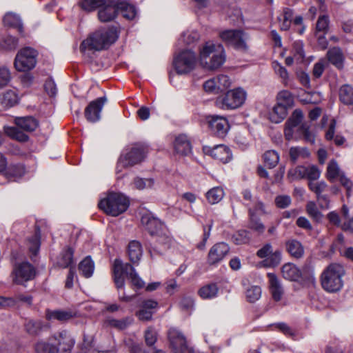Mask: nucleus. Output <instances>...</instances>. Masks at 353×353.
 Segmentation results:
<instances>
[{
    "label": "nucleus",
    "instance_id": "nucleus-55",
    "mask_svg": "<svg viewBox=\"0 0 353 353\" xmlns=\"http://www.w3.org/2000/svg\"><path fill=\"white\" fill-rule=\"evenodd\" d=\"M261 296V289L259 286L252 285L245 291V297L248 302L254 303Z\"/></svg>",
    "mask_w": 353,
    "mask_h": 353
},
{
    "label": "nucleus",
    "instance_id": "nucleus-57",
    "mask_svg": "<svg viewBox=\"0 0 353 353\" xmlns=\"http://www.w3.org/2000/svg\"><path fill=\"white\" fill-rule=\"evenodd\" d=\"M6 132L11 138L21 142H25L28 139V137L16 127H9L6 128Z\"/></svg>",
    "mask_w": 353,
    "mask_h": 353
},
{
    "label": "nucleus",
    "instance_id": "nucleus-19",
    "mask_svg": "<svg viewBox=\"0 0 353 353\" xmlns=\"http://www.w3.org/2000/svg\"><path fill=\"white\" fill-rule=\"evenodd\" d=\"M168 339L170 346L176 353H185L188 351V345L183 334L175 328H172L168 332Z\"/></svg>",
    "mask_w": 353,
    "mask_h": 353
},
{
    "label": "nucleus",
    "instance_id": "nucleus-50",
    "mask_svg": "<svg viewBox=\"0 0 353 353\" xmlns=\"http://www.w3.org/2000/svg\"><path fill=\"white\" fill-rule=\"evenodd\" d=\"M307 214L315 221L320 222L323 214L319 210L315 202L308 201L305 207Z\"/></svg>",
    "mask_w": 353,
    "mask_h": 353
},
{
    "label": "nucleus",
    "instance_id": "nucleus-40",
    "mask_svg": "<svg viewBox=\"0 0 353 353\" xmlns=\"http://www.w3.org/2000/svg\"><path fill=\"white\" fill-rule=\"evenodd\" d=\"M80 273L85 278L92 276L94 270V263L90 256H86L79 264Z\"/></svg>",
    "mask_w": 353,
    "mask_h": 353
},
{
    "label": "nucleus",
    "instance_id": "nucleus-63",
    "mask_svg": "<svg viewBox=\"0 0 353 353\" xmlns=\"http://www.w3.org/2000/svg\"><path fill=\"white\" fill-rule=\"evenodd\" d=\"M42 323L40 321H28L26 325V330L30 334H37L42 328Z\"/></svg>",
    "mask_w": 353,
    "mask_h": 353
},
{
    "label": "nucleus",
    "instance_id": "nucleus-44",
    "mask_svg": "<svg viewBox=\"0 0 353 353\" xmlns=\"http://www.w3.org/2000/svg\"><path fill=\"white\" fill-rule=\"evenodd\" d=\"M17 301H22L30 304L32 302V297L30 296L19 295L17 299L8 297H0V305L3 307L14 306Z\"/></svg>",
    "mask_w": 353,
    "mask_h": 353
},
{
    "label": "nucleus",
    "instance_id": "nucleus-8",
    "mask_svg": "<svg viewBox=\"0 0 353 353\" xmlns=\"http://www.w3.org/2000/svg\"><path fill=\"white\" fill-rule=\"evenodd\" d=\"M79 5L87 12L101 8L98 12V18L101 22L110 21L117 15L115 0H81Z\"/></svg>",
    "mask_w": 353,
    "mask_h": 353
},
{
    "label": "nucleus",
    "instance_id": "nucleus-60",
    "mask_svg": "<svg viewBox=\"0 0 353 353\" xmlns=\"http://www.w3.org/2000/svg\"><path fill=\"white\" fill-rule=\"evenodd\" d=\"M215 77L216 85L219 87V92L227 90L231 85L230 77L225 74H219Z\"/></svg>",
    "mask_w": 353,
    "mask_h": 353
},
{
    "label": "nucleus",
    "instance_id": "nucleus-59",
    "mask_svg": "<svg viewBox=\"0 0 353 353\" xmlns=\"http://www.w3.org/2000/svg\"><path fill=\"white\" fill-rule=\"evenodd\" d=\"M329 22V17L327 15L320 16L316 25V33L325 34L328 30Z\"/></svg>",
    "mask_w": 353,
    "mask_h": 353
},
{
    "label": "nucleus",
    "instance_id": "nucleus-33",
    "mask_svg": "<svg viewBox=\"0 0 353 353\" xmlns=\"http://www.w3.org/2000/svg\"><path fill=\"white\" fill-rule=\"evenodd\" d=\"M3 21L6 26L17 29L19 33L23 35V24L17 14L8 12L4 16Z\"/></svg>",
    "mask_w": 353,
    "mask_h": 353
},
{
    "label": "nucleus",
    "instance_id": "nucleus-1",
    "mask_svg": "<svg viewBox=\"0 0 353 353\" xmlns=\"http://www.w3.org/2000/svg\"><path fill=\"white\" fill-rule=\"evenodd\" d=\"M119 37V30L117 27H110L97 30L83 41L80 50H102L116 41Z\"/></svg>",
    "mask_w": 353,
    "mask_h": 353
},
{
    "label": "nucleus",
    "instance_id": "nucleus-32",
    "mask_svg": "<svg viewBox=\"0 0 353 353\" xmlns=\"http://www.w3.org/2000/svg\"><path fill=\"white\" fill-rule=\"evenodd\" d=\"M14 123L17 126L25 131H34L38 126L37 121L32 117L16 118Z\"/></svg>",
    "mask_w": 353,
    "mask_h": 353
},
{
    "label": "nucleus",
    "instance_id": "nucleus-18",
    "mask_svg": "<svg viewBox=\"0 0 353 353\" xmlns=\"http://www.w3.org/2000/svg\"><path fill=\"white\" fill-rule=\"evenodd\" d=\"M208 123L211 132L219 137H224L230 129L228 121L224 117L209 116Z\"/></svg>",
    "mask_w": 353,
    "mask_h": 353
},
{
    "label": "nucleus",
    "instance_id": "nucleus-34",
    "mask_svg": "<svg viewBox=\"0 0 353 353\" xmlns=\"http://www.w3.org/2000/svg\"><path fill=\"white\" fill-rule=\"evenodd\" d=\"M18 101L19 97L15 90H9L0 94V104L5 108L14 106Z\"/></svg>",
    "mask_w": 353,
    "mask_h": 353
},
{
    "label": "nucleus",
    "instance_id": "nucleus-52",
    "mask_svg": "<svg viewBox=\"0 0 353 353\" xmlns=\"http://www.w3.org/2000/svg\"><path fill=\"white\" fill-rule=\"evenodd\" d=\"M340 99L345 104H353V88L345 85L340 89Z\"/></svg>",
    "mask_w": 353,
    "mask_h": 353
},
{
    "label": "nucleus",
    "instance_id": "nucleus-5",
    "mask_svg": "<svg viewBox=\"0 0 353 353\" xmlns=\"http://www.w3.org/2000/svg\"><path fill=\"white\" fill-rule=\"evenodd\" d=\"M345 270L339 263H331L327 266L320 276L322 288L328 292H336L343 285V276Z\"/></svg>",
    "mask_w": 353,
    "mask_h": 353
},
{
    "label": "nucleus",
    "instance_id": "nucleus-31",
    "mask_svg": "<svg viewBox=\"0 0 353 353\" xmlns=\"http://www.w3.org/2000/svg\"><path fill=\"white\" fill-rule=\"evenodd\" d=\"M328 61L339 69L343 67L344 57L339 48L334 47L330 49L327 52Z\"/></svg>",
    "mask_w": 353,
    "mask_h": 353
},
{
    "label": "nucleus",
    "instance_id": "nucleus-41",
    "mask_svg": "<svg viewBox=\"0 0 353 353\" xmlns=\"http://www.w3.org/2000/svg\"><path fill=\"white\" fill-rule=\"evenodd\" d=\"M19 45L17 38L7 35L2 38L0 41V49L6 52H12L17 49Z\"/></svg>",
    "mask_w": 353,
    "mask_h": 353
},
{
    "label": "nucleus",
    "instance_id": "nucleus-30",
    "mask_svg": "<svg viewBox=\"0 0 353 353\" xmlns=\"http://www.w3.org/2000/svg\"><path fill=\"white\" fill-rule=\"evenodd\" d=\"M283 277L291 281H298L300 279V269L292 263H286L281 268Z\"/></svg>",
    "mask_w": 353,
    "mask_h": 353
},
{
    "label": "nucleus",
    "instance_id": "nucleus-58",
    "mask_svg": "<svg viewBox=\"0 0 353 353\" xmlns=\"http://www.w3.org/2000/svg\"><path fill=\"white\" fill-rule=\"evenodd\" d=\"M281 261V252L279 250L272 252L270 256L264 260V264L268 267L277 266Z\"/></svg>",
    "mask_w": 353,
    "mask_h": 353
},
{
    "label": "nucleus",
    "instance_id": "nucleus-38",
    "mask_svg": "<svg viewBox=\"0 0 353 353\" xmlns=\"http://www.w3.org/2000/svg\"><path fill=\"white\" fill-rule=\"evenodd\" d=\"M219 288L216 283H209L202 286L198 294L203 299H212L217 296Z\"/></svg>",
    "mask_w": 353,
    "mask_h": 353
},
{
    "label": "nucleus",
    "instance_id": "nucleus-17",
    "mask_svg": "<svg viewBox=\"0 0 353 353\" xmlns=\"http://www.w3.org/2000/svg\"><path fill=\"white\" fill-rule=\"evenodd\" d=\"M327 178L330 181L339 180L341 183L346 188L347 195L350 196V192L352 187V183L347 179L343 172L341 170L336 161H331L327 168Z\"/></svg>",
    "mask_w": 353,
    "mask_h": 353
},
{
    "label": "nucleus",
    "instance_id": "nucleus-15",
    "mask_svg": "<svg viewBox=\"0 0 353 353\" xmlns=\"http://www.w3.org/2000/svg\"><path fill=\"white\" fill-rule=\"evenodd\" d=\"M321 171L315 165H299L288 172V177L292 180L307 179L309 181L317 180Z\"/></svg>",
    "mask_w": 353,
    "mask_h": 353
},
{
    "label": "nucleus",
    "instance_id": "nucleus-35",
    "mask_svg": "<svg viewBox=\"0 0 353 353\" xmlns=\"http://www.w3.org/2000/svg\"><path fill=\"white\" fill-rule=\"evenodd\" d=\"M142 247L137 241H132L128 247V254L130 261L133 263H138L142 256Z\"/></svg>",
    "mask_w": 353,
    "mask_h": 353
},
{
    "label": "nucleus",
    "instance_id": "nucleus-24",
    "mask_svg": "<svg viewBox=\"0 0 353 353\" xmlns=\"http://www.w3.org/2000/svg\"><path fill=\"white\" fill-rule=\"evenodd\" d=\"M116 7L117 14L120 13L127 20H134L138 17V10L135 6L126 1L118 2L116 3Z\"/></svg>",
    "mask_w": 353,
    "mask_h": 353
},
{
    "label": "nucleus",
    "instance_id": "nucleus-29",
    "mask_svg": "<svg viewBox=\"0 0 353 353\" xmlns=\"http://www.w3.org/2000/svg\"><path fill=\"white\" fill-rule=\"evenodd\" d=\"M46 319L50 321L57 320L59 321H66L76 316V312L72 310H49L46 312Z\"/></svg>",
    "mask_w": 353,
    "mask_h": 353
},
{
    "label": "nucleus",
    "instance_id": "nucleus-2",
    "mask_svg": "<svg viewBox=\"0 0 353 353\" xmlns=\"http://www.w3.org/2000/svg\"><path fill=\"white\" fill-rule=\"evenodd\" d=\"M303 114L301 110L296 109L285 123L284 134L285 139L290 141L293 139L303 138L306 141L314 143V136L309 130V126L306 123L301 124Z\"/></svg>",
    "mask_w": 353,
    "mask_h": 353
},
{
    "label": "nucleus",
    "instance_id": "nucleus-53",
    "mask_svg": "<svg viewBox=\"0 0 353 353\" xmlns=\"http://www.w3.org/2000/svg\"><path fill=\"white\" fill-rule=\"evenodd\" d=\"M200 34L195 30H187L181 36V38L179 39L178 42H183L186 45H190L194 42L196 41L199 39Z\"/></svg>",
    "mask_w": 353,
    "mask_h": 353
},
{
    "label": "nucleus",
    "instance_id": "nucleus-16",
    "mask_svg": "<svg viewBox=\"0 0 353 353\" xmlns=\"http://www.w3.org/2000/svg\"><path fill=\"white\" fill-rule=\"evenodd\" d=\"M141 223L151 236H157L166 228L165 224L151 212L142 214Z\"/></svg>",
    "mask_w": 353,
    "mask_h": 353
},
{
    "label": "nucleus",
    "instance_id": "nucleus-47",
    "mask_svg": "<svg viewBox=\"0 0 353 353\" xmlns=\"http://www.w3.org/2000/svg\"><path fill=\"white\" fill-rule=\"evenodd\" d=\"M292 55L297 63H302L305 58V52L303 50V43L301 41H296L292 45Z\"/></svg>",
    "mask_w": 353,
    "mask_h": 353
},
{
    "label": "nucleus",
    "instance_id": "nucleus-61",
    "mask_svg": "<svg viewBox=\"0 0 353 353\" xmlns=\"http://www.w3.org/2000/svg\"><path fill=\"white\" fill-rule=\"evenodd\" d=\"M180 308L183 311L190 313L194 310V301L190 296H183L179 303Z\"/></svg>",
    "mask_w": 353,
    "mask_h": 353
},
{
    "label": "nucleus",
    "instance_id": "nucleus-28",
    "mask_svg": "<svg viewBox=\"0 0 353 353\" xmlns=\"http://www.w3.org/2000/svg\"><path fill=\"white\" fill-rule=\"evenodd\" d=\"M270 290L274 301H279L281 299L283 294L282 285L277 276L273 273H268Z\"/></svg>",
    "mask_w": 353,
    "mask_h": 353
},
{
    "label": "nucleus",
    "instance_id": "nucleus-22",
    "mask_svg": "<svg viewBox=\"0 0 353 353\" xmlns=\"http://www.w3.org/2000/svg\"><path fill=\"white\" fill-rule=\"evenodd\" d=\"M157 244L154 245L150 250L152 256L154 254H163L166 250L170 248L172 243V239L170 236L167 228L163 230L162 233L157 235Z\"/></svg>",
    "mask_w": 353,
    "mask_h": 353
},
{
    "label": "nucleus",
    "instance_id": "nucleus-20",
    "mask_svg": "<svg viewBox=\"0 0 353 353\" xmlns=\"http://www.w3.org/2000/svg\"><path fill=\"white\" fill-rule=\"evenodd\" d=\"M106 100L105 97H102L97 98L89 103L85 110V117L88 121L95 123L99 121L101 112Z\"/></svg>",
    "mask_w": 353,
    "mask_h": 353
},
{
    "label": "nucleus",
    "instance_id": "nucleus-23",
    "mask_svg": "<svg viewBox=\"0 0 353 353\" xmlns=\"http://www.w3.org/2000/svg\"><path fill=\"white\" fill-rule=\"evenodd\" d=\"M157 307V301L153 299H145L141 302L140 309L137 312L136 315L141 321H149L152 319L154 310Z\"/></svg>",
    "mask_w": 353,
    "mask_h": 353
},
{
    "label": "nucleus",
    "instance_id": "nucleus-26",
    "mask_svg": "<svg viewBox=\"0 0 353 353\" xmlns=\"http://www.w3.org/2000/svg\"><path fill=\"white\" fill-rule=\"evenodd\" d=\"M210 155L223 163H228L232 157L230 149L224 145L214 146L210 152Z\"/></svg>",
    "mask_w": 353,
    "mask_h": 353
},
{
    "label": "nucleus",
    "instance_id": "nucleus-4",
    "mask_svg": "<svg viewBox=\"0 0 353 353\" xmlns=\"http://www.w3.org/2000/svg\"><path fill=\"white\" fill-rule=\"evenodd\" d=\"M199 61L201 65L207 70H214L219 68L225 61L223 46L207 41L200 49Z\"/></svg>",
    "mask_w": 353,
    "mask_h": 353
},
{
    "label": "nucleus",
    "instance_id": "nucleus-11",
    "mask_svg": "<svg viewBox=\"0 0 353 353\" xmlns=\"http://www.w3.org/2000/svg\"><path fill=\"white\" fill-rule=\"evenodd\" d=\"M38 52L31 47L19 50L14 60V68L18 72H28L34 69L37 62Z\"/></svg>",
    "mask_w": 353,
    "mask_h": 353
},
{
    "label": "nucleus",
    "instance_id": "nucleus-48",
    "mask_svg": "<svg viewBox=\"0 0 353 353\" xmlns=\"http://www.w3.org/2000/svg\"><path fill=\"white\" fill-rule=\"evenodd\" d=\"M250 223L249 228L259 234H262L265 230V225L262 223L259 219L254 214L251 208L249 209Z\"/></svg>",
    "mask_w": 353,
    "mask_h": 353
},
{
    "label": "nucleus",
    "instance_id": "nucleus-62",
    "mask_svg": "<svg viewBox=\"0 0 353 353\" xmlns=\"http://www.w3.org/2000/svg\"><path fill=\"white\" fill-rule=\"evenodd\" d=\"M232 240L236 245L247 243L250 240L249 232L247 230H239L233 235Z\"/></svg>",
    "mask_w": 353,
    "mask_h": 353
},
{
    "label": "nucleus",
    "instance_id": "nucleus-7",
    "mask_svg": "<svg viewBox=\"0 0 353 353\" xmlns=\"http://www.w3.org/2000/svg\"><path fill=\"white\" fill-rule=\"evenodd\" d=\"M148 145L143 143L134 144L130 149L123 154L118 160L116 166V174L118 178L122 177L119 175L123 170L129 166H133L142 162L148 153Z\"/></svg>",
    "mask_w": 353,
    "mask_h": 353
},
{
    "label": "nucleus",
    "instance_id": "nucleus-39",
    "mask_svg": "<svg viewBox=\"0 0 353 353\" xmlns=\"http://www.w3.org/2000/svg\"><path fill=\"white\" fill-rule=\"evenodd\" d=\"M286 249L289 254L296 259L302 257L304 254L302 244L295 239H291L286 242Z\"/></svg>",
    "mask_w": 353,
    "mask_h": 353
},
{
    "label": "nucleus",
    "instance_id": "nucleus-3",
    "mask_svg": "<svg viewBox=\"0 0 353 353\" xmlns=\"http://www.w3.org/2000/svg\"><path fill=\"white\" fill-rule=\"evenodd\" d=\"M74 344V340L66 332H62L46 341H38L34 349L36 353H70Z\"/></svg>",
    "mask_w": 353,
    "mask_h": 353
},
{
    "label": "nucleus",
    "instance_id": "nucleus-21",
    "mask_svg": "<svg viewBox=\"0 0 353 353\" xmlns=\"http://www.w3.org/2000/svg\"><path fill=\"white\" fill-rule=\"evenodd\" d=\"M230 250L229 246L225 243H218L210 250L208 255V263L214 265L219 263L227 255Z\"/></svg>",
    "mask_w": 353,
    "mask_h": 353
},
{
    "label": "nucleus",
    "instance_id": "nucleus-25",
    "mask_svg": "<svg viewBox=\"0 0 353 353\" xmlns=\"http://www.w3.org/2000/svg\"><path fill=\"white\" fill-rule=\"evenodd\" d=\"M173 145L174 151L179 155L188 156L192 152L190 141L185 134L176 137Z\"/></svg>",
    "mask_w": 353,
    "mask_h": 353
},
{
    "label": "nucleus",
    "instance_id": "nucleus-37",
    "mask_svg": "<svg viewBox=\"0 0 353 353\" xmlns=\"http://www.w3.org/2000/svg\"><path fill=\"white\" fill-rule=\"evenodd\" d=\"M287 114L288 109L276 103L269 112V119L272 123H279L285 119Z\"/></svg>",
    "mask_w": 353,
    "mask_h": 353
},
{
    "label": "nucleus",
    "instance_id": "nucleus-12",
    "mask_svg": "<svg viewBox=\"0 0 353 353\" xmlns=\"http://www.w3.org/2000/svg\"><path fill=\"white\" fill-rule=\"evenodd\" d=\"M197 63V57L192 50H183L174 56L173 66L178 74L192 71Z\"/></svg>",
    "mask_w": 353,
    "mask_h": 353
},
{
    "label": "nucleus",
    "instance_id": "nucleus-10",
    "mask_svg": "<svg viewBox=\"0 0 353 353\" xmlns=\"http://www.w3.org/2000/svg\"><path fill=\"white\" fill-rule=\"evenodd\" d=\"M247 98V92L242 88L228 90L215 101L217 108L223 110H234L241 107Z\"/></svg>",
    "mask_w": 353,
    "mask_h": 353
},
{
    "label": "nucleus",
    "instance_id": "nucleus-64",
    "mask_svg": "<svg viewBox=\"0 0 353 353\" xmlns=\"http://www.w3.org/2000/svg\"><path fill=\"white\" fill-rule=\"evenodd\" d=\"M12 75L10 70L7 67L0 68V88L6 86L11 81Z\"/></svg>",
    "mask_w": 353,
    "mask_h": 353
},
{
    "label": "nucleus",
    "instance_id": "nucleus-43",
    "mask_svg": "<svg viewBox=\"0 0 353 353\" xmlns=\"http://www.w3.org/2000/svg\"><path fill=\"white\" fill-rule=\"evenodd\" d=\"M223 196L224 191L221 187L212 188L206 193V199L211 204L218 203L223 199Z\"/></svg>",
    "mask_w": 353,
    "mask_h": 353
},
{
    "label": "nucleus",
    "instance_id": "nucleus-27",
    "mask_svg": "<svg viewBox=\"0 0 353 353\" xmlns=\"http://www.w3.org/2000/svg\"><path fill=\"white\" fill-rule=\"evenodd\" d=\"M25 174V167L22 164L6 165V170L1 174L8 181H17Z\"/></svg>",
    "mask_w": 353,
    "mask_h": 353
},
{
    "label": "nucleus",
    "instance_id": "nucleus-14",
    "mask_svg": "<svg viewBox=\"0 0 353 353\" xmlns=\"http://www.w3.org/2000/svg\"><path fill=\"white\" fill-rule=\"evenodd\" d=\"M220 37L223 41L238 50L246 51L248 50L246 43L248 36L241 30H225L220 34Z\"/></svg>",
    "mask_w": 353,
    "mask_h": 353
},
{
    "label": "nucleus",
    "instance_id": "nucleus-45",
    "mask_svg": "<svg viewBox=\"0 0 353 353\" xmlns=\"http://www.w3.org/2000/svg\"><path fill=\"white\" fill-rule=\"evenodd\" d=\"M27 246L32 254L30 257L33 259V256L37 255L40 248V235L38 231L28 239Z\"/></svg>",
    "mask_w": 353,
    "mask_h": 353
},
{
    "label": "nucleus",
    "instance_id": "nucleus-49",
    "mask_svg": "<svg viewBox=\"0 0 353 353\" xmlns=\"http://www.w3.org/2000/svg\"><path fill=\"white\" fill-rule=\"evenodd\" d=\"M277 104L281 105L288 109L294 103L292 94L288 90H282L277 95Z\"/></svg>",
    "mask_w": 353,
    "mask_h": 353
},
{
    "label": "nucleus",
    "instance_id": "nucleus-13",
    "mask_svg": "<svg viewBox=\"0 0 353 353\" xmlns=\"http://www.w3.org/2000/svg\"><path fill=\"white\" fill-rule=\"evenodd\" d=\"M14 281L20 285L33 280L37 275V269L28 261L16 263L13 268Z\"/></svg>",
    "mask_w": 353,
    "mask_h": 353
},
{
    "label": "nucleus",
    "instance_id": "nucleus-9",
    "mask_svg": "<svg viewBox=\"0 0 353 353\" xmlns=\"http://www.w3.org/2000/svg\"><path fill=\"white\" fill-rule=\"evenodd\" d=\"M129 204V199L123 194L112 192L100 200L99 207L107 214L117 216L126 211Z\"/></svg>",
    "mask_w": 353,
    "mask_h": 353
},
{
    "label": "nucleus",
    "instance_id": "nucleus-54",
    "mask_svg": "<svg viewBox=\"0 0 353 353\" xmlns=\"http://www.w3.org/2000/svg\"><path fill=\"white\" fill-rule=\"evenodd\" d=\"M265 164L270 168H274L279 163V155L274 150H268L263 154Z\"/></svg>",
    "mask_w": 353,
    "mask_h": 353
},
{
    "label": "nucleus",
    "instance_id": "nucleus-51",
    "mask_svg": "<svg viewBox=\"0 0 353 353\" xmlns=\"http://www.w3.org/2000/svg\"><path fill=\"white\" fill-rule=\"evenodd\" d=\"M290 157L292 161L295 162L299 159H305L309 157L310 152L306 148L292 147L290 149Z\"/></svg>",
    "mask_w": 353,
    "mask_h": 353
},
{
    "label": "nucleus",
    "instance_id": "nucleus-6",
    "mask_svg": "<svg viewBox=\"0 0 353 353\" xmlns=\"http://www.w3.org/2000/svg\"><path fill=\"white\" fill-rule=\"evenodd\" d=\"M113 276L116 287L118 289L123 288L125 285V276L131 280L132 284L137 288H142L145 283L139 277L134 268L130 263H123L120 259H115L113 265Z\"/></svg>",
    "mask_w": 353,
    "mask_h": 353
},
{
    "label": "nucleus",
    "instance_id": "nucleus-42",
    "mask_svg": "<svg viewBox=\"0 0 353 353\" xmlns=\"http://www.w3.org/2000/svg\"><path fill=\"white\" fill-rule=\"evenodd\" d=\"M300 272V279L310 283L315 282L314 268L310 263L304 264Z\"/></svg>",
    "mask_w": 353,
    "mask_h": 353
},
{
    "label": "nucleus",
    "instance_id": "nucleus-46",
    "mask_svg": "<svg viewBox=\"0 0 353 353\" xmlns=\"http://www.w3.org/2000/svg\"><path fill=\"white\" fill-rule=\"evenodd\" d=\"M105 322L108 326L121 330L128 327L132 323V319L129 317L122 319L108 318Z\"/></svg>",
    "mask_w": 353,
    "mask_h": 353
},
{
    "label": "nucleus",
    "instance_id": "nucleus-36",
    "mask_svg": "<svg viewBox=\"0 0 353 353\" xmlns=\"http://www.w3.org/2000/svg\"><path fill=\"white\" fill-rule=\"evenodd\" d=\"M73 255L74 250L71 248H67L63 250L57 259V265L62 268H70L73 263Z\"/></svg>",
    "mask_w": 353,
    "mask_h": 353
},
{
    "label": "nucleus",
    "instance_id": "nucleus-56",
    "mask_svg": "<svg viewBox=\"0 0 353 353\" xmlns=\"http://www.w3.org/2000/svg\"><path fill=\"white\" fill-rule=\"evenodd\" d=\"M154 181L153 179H143L136 177L133 181L134 187L139 190H144L145 188H151L153 187Z\"/></svg>",
    "mask_w": 353,
    "mask_h": 353
}]
</instances>
